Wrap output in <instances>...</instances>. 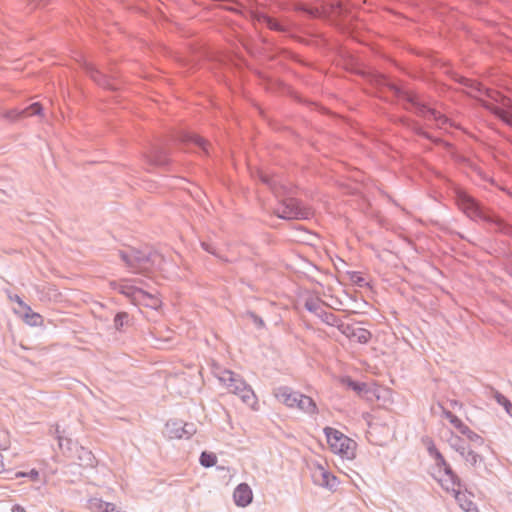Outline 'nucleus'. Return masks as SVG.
<instances>
[{"instance_id": "obj_17", "label": "nucleus", "mask_w": 512, "mask_h": 512, "mask_svg": "<svg viewBox=\"0 0 512 512\" xmlns=\"http://www.w3.org/2000/svg\"><path fill=\"white\" fill-rule=\"evenodd\" d=\"M258 179L268 186L271 191L278 197L282 194V190H285V187L281 185L277 179H275L272 176H269L268 174L264 173L263 171L258 170L256 172Z\"/></svg>"}, {"instance_id": "obj_21", "label": "nucleus", "mask_w": 512, "mask_h": 512, "mask_svg": "<svg viewBox=\"0 0 512 512\" xmlns=\"http://www.w3.org/2000/svg\"><path fill=\"white\" fill-rule=\"evenodd\" d=\"M181 430V420H169L166 423V434L170 439L185 438Z\"/></svg>"}, {"instance_id": "obj_20", "label": "nucleus", "mask_w": 512, "mask_h": 512, "mask_svg": "<svg viewBox=\"0 0 512 512\" xmlns=\"http://www.w3.org/2000/svg\"><path fill=\"white\" fill-rule=\"evenodd\" d=\"M23 319L26 324L32 327L43 324V317L39 313L33 312L29 306H25L23 309Z\"/></svg>"}, {"instance_id": "obj_41", "label": "nucleus", "mask_w": 512, "mask_h": 512, "mask_svg": "<svg viewBox=\"0 0 512 512\" xmlns=\"http://www.w3.org/2000/svg\"><path fill=\"white\" fill-rule=\"evenodd\" d=\"M434 459L436 462V466L439 468L440 471H441V469H443L444 466H446L448 464L442 454L438 455Z\"/></svg>"}, {"instance_id": "obj_1", "label": "nucleus", "mask_w": 512, "mask_h": 512, "mask_svg": "<svg viewBox=\"0 0 512 512\" xmlns=\"http://www.w3.org/2000/svg\"><path fill=\"white\" fill-rule=\"evenodd\" d=\"M361 75L375 89L376 94L385 101H390L386 95L389 92L393 98L402 103L405 110L414 111L424 120L434 122L436 128L444 129L452 125L448 117L430 107L417 93L392 82L386 75L375 70H364Z\"/></svg>"}, {"instance_id": "obj_31", "label": "nucleus", "mask_w": 512, "mask_h": 512, "mask_svg": "<svg viewBox=\"0 0 512 512\" xmlns=\"http://www.w3.org/2000/svg\"><path fill=\"white\" fill-rule=\"evenodd\" d=\"M371 337L372 334L369 330L357 327L353 339H355L360 344H366L370 341Z\"/></svg>"}, {"instance_id": "obj_11", "label": "nucleus", "mask_w": 512, "mask_h": 512, "mask_svg": "<svg viewBox=\"0 0 512 512\" xmlns=\"http://www.w3.org/2000/svg\"><path fill=\"white\" fill-rule=\"evenodd\" d=\"M322 301L318 298H307L304 303V307L309 312L315 314L322 322L329 326L338 325V317L330 312L325 311L321 307Z\"/></svg>"}, {"instance_id": "obj_7", "label": "nucleus", "mask_w": 512, "mask_h": 512, "mask_svg": "<svg viewBox=\"0 0 512 512\" xmlns=\"http://www.w3.org/2000/svg\"><path fill=\"white\" fill-rule=\"evenodd\" d=\"M324 433L331 450L342 458L353 459L355 457L356 442L340 431L332 427H325Z\"/></svg>"}, {"instance_id": "obj_45", "label": "nucleus", "mask_w": 512, "mask_h": 512, "mask_svg": "<svg viewBox=\"0 0 512 512\" xmlns=\"http://www.w3.org/2000/svg\"><path fill=\"white\" fill-rule=\"evenodd\" d=\"M12 512H26L25 509L20 506V505H15L13 508H12Z\"/></svg>"}, {"instance_id": "obj_15", "label": "nucleus", "mask_w": 512, "mask_h": 512, "mask_svg": "<svg viewBox=\"0 0 512 512\" xmlns=\"http://www.w3.org/2000/svg\"><path fill=\"white\" fill-rule=\"evenodd\" d=\"M234 502L239 507L248 506L253 499V493L247 483H240L236 486L233 493Z\"/></svg>"}, {"instance_id": "obj_35", "label": "nucleus", "mask_w": 512, "mask_h": 512, "mask_svg": "<svg viewBox=\"0 0 512 512\" xmlns=\"http://www.w3.org/2000/svg\"><path fill=\"white\" fill-rule=\"evenodd\" d=\"M442 413H443V416L453 425L454 428H456L457 430L461 427V425L463 424V422L456 416L454 415L451 411H449L448 409L442 407Z\"/></svg>"}, {"instance_id": "obj_39", "label": "nucleus", "mask_w": 512, "mask_h": 512, "mask_svg": "<svg viewBox=\"0 0 512 512\" xmlns=\"http://www.w3.org/2000/svg\"><path fill=\"white\" fill-rule=\"evenodd\" d=\"M15 477H29L31 480L36 481L39 478V471L36 469H31L29 472H17Z\"/></svg>"}, {"instance_id": "obj_37", "label": "nucleus", "mask_w": 512, "mask_h": 512, "mask_svg": "<svg viewBox=\"0 0 512 512\" xmlns=\"http://www.w3.org/2000/svg\"><path fill=\"white\" fill-rule=\"evenodd\" d=\"M181 432L184 433L185 439H189L196 433V427L193 423H184L181 421Z\"/></svg>"}, {"instance_id": "obj_23", "label": "nucleus", "mask_w": 512, "mask_h": 512, "mask_svg": "<svg viewBox=\"0 0 512 512\" xmlns=\"http://www.w3.org/2000/svg\"><path fill=\"white\" fill-rule=\"evenodd\" d=\"M318 484L322 487L329 489V490H335L339 484V481L335 475L322 469L321 470V480L318 481Z\"/></svg>"}, {"instance_id": "obj_6", "label": "nucleus", "mask_w": 512, "mask_h": 512, "mask_svg": "<svg viewBox=\"0 0 512 512\" xmlns=\"http://www.w3.org/2000/svg\"><path fill=\"white\" fill-rule=\"evenodd\" d=\"M276 398L289 408L297 407L308 414L317 413V406L314 400L300 392L293 391L288 386H280L275 390Z\"/></svg>"}, {"instance_id": "obj_46", "label": "nucleus", "mask_w": 512, "mask_h": 512, "mask_svg": "<svg viewBox=\"0 0 512 512\" xmlns=\"http://www.w3.org/2000/svg\"><path fill=\"white\" fill-rule=\"evenodd\" d=\"M4 471L3 456L0 453V473Z\"/></svg>"}, {"instance_id": "obj_26", "label": "nucleus", "mask_w": 512, "mask_h": 512, "mask_svg": "<svg viewBox=\"0 0 512 512\" xmlns=\"http://www.w3.org/2000/svg\"><path fill=\"white\" fill-rule=\"evenodd\" d=\"M493 398L495 399V401L499 405H501L505 409L506 413L510 417H512V403H511V401L506 396H504L502 393H500L497 390L493 391Z\"/></svg>"}, {"instance_id": "obj_8", "label": "nucleus", "mask_w": 512, "mask_h": 512, "mask_svg": "<svg viewBox=\"0 0 512 512\" xmlns=\"http://www.w3.org/2000/svg\"><path fill=\"white\" fill-rule=\"evenodd\" d=\"M275 214L278 218L284 220H301L310 217V211L293 197L284 198L275 210Z\"/></svg>"}, {"instance_id": "obj_49", "label": "nucleus", "mask_w": 512, "mask_h": 512, "mask_svg": "<svg viewBox=\"0 0 512 512\" xmlns=\"http://www.w3.org/2000/svg\"><path fill=\"white\" fill-rule=\"evenodd\" d=\"M275 2H280V0H274Z\"/></svg>"}, {"instance_id": "obj_25", "label": "nucleus", "mask_w": 512, "mask_h": 512, "mask_svg": "<svg viewBox=\"0 0 512 512\" xmlns=\"http://www.w3.org/2000/svg\"><path fill=\"white\" fill-rule=\"evenodd\" d=\"M487 109H489L493 114L500 117L503 121H505L507 124L512 126V113L505 110L503 107L499 105L494 104H488Z\"/></svg>"}, {"instance_id": "obj_10", "label": "nucleus", "mask_w": 512, "mask_h": 512, "mask_svg": "<svg viewBox=\"0 0 512 512\" xmlns=\"http://www.w3.org/2000/svg\"><path fill=\"white\" fill-rule=\"evenodd\" d=\"M251 17L255 24L266 25L269 29L283 33L287 36L292 37L293 36L291 33L292 29H298L297 25L292 22L282 23L279 20H277L261 11H253L251 13Z\"/></svg>"}, {"instance_id": "obj_5", "label": "nucleus", "mask_w": 512, "mask_h": 512, "mask_svg": "<svg viewBox=\"0 0 512 512\" xmlns=\"http://www.w3.org/2000/svg\"><path fill=\"white\" fill-rule=\"evenodd\" d=\"M310 19L325 18L335 23L339 28L346 30L352 21L351 11L348 4L335 2L321 7H308L299 4L295 8Z\"/></svg>"}, {"instance_id": "obj_27", "label": "nucleus", "mask_w": 512, "mask_h": 512, "mask_svg": "<svg viewBox=\"0 0 512 512\" xmlns=\"http://www.w3.org/2000/svg\"><path fill=\"white\" fill-rule=\"evenodd\" d=\"M460 453L465 458V460L472 466H476L479 462L483 461L482 456H480L473 450H466L465 447H461Z\"/></svg>"}, {"instance_id": "obj_14", "label": "nucleus", "mask_w": 512, "mask_h": 512, "mask_svg": "<svg viewBox=\"0 0 512 512\" xmlns=\"http://www.w3.org/2000/svg\"><path fill=\"white\" fill-rule=\"evenodd\" d=\"M134 280H123L115 285V289L129 298L133 304L143 295V287L134 284Z\"/></svg>"}, {"instance_id": "obj_36", "label": "nucleus", "mask_w": 512, "mask_h": 512, "mask_svg": "<svg viewBox=\"0 0 512 512\" xmlns=\"http://www.w3.org/2000/svg\"><path fill=\"white\" fill-rule=\"evenodd\" d=\"M350 281L358 287H365L368 285L362 274L358 271L348 272Z\"/></svg>"}, {"instance_id": "obj_43", "label": "nucleus", "mask_w": 512, "mask_h": 512, "mask_svg": "<svg viewBox=\"0 0 512 512\" xmlns=\"http://www.w3.org/2000/svg\"><path fill=\"white\" fill-rule=\"evenodd\" d=\"M11 299L19 304V306L24 309L25 306H28L26 303L23 302L20 296L14 295V297H11Z\"/></svg>"}, {"instance_id": "obj_48", "label": "nucleus", "mask_w": 512, "mask_h": 512, "mask_svg": "<svg viewBox=\"0 0 512 512\" xmlns=\"http://www.w3.org/2000/svg\"><path fill=\"white\" fill-rule=\"evenodd\" d=\"M138 282H139L141 285H143V286L147 287V284H146L143 280H139Z\"/></svg>"}, {"instance_id": "obj_4", "label": "nucleus", "mask_w": 512, "mask_h": 512, "mask_svg": "<svg viewBox=\"0 0 512 512\" xmlns=\"http://www.w3.org/2000/svg\"><path fill=\"white\" fill-rule=\"evenodd\" d=\"M179 142L183 144H193L197 146L204 155H209L210 144L202 137L189 133L182 132L176 136H171L166 139L162 144L153 145L149 155L147 156L148 163L153 166L165 168L169 166L170 159L168 156V150L166 148L169 143Z\"/></svg>"}, {"instance_id": "obj_24", "label": "nucleus", "mask_w": 512, "mask_h": 512, "mask_svg": "<svg viewBox=\"0 0 512 512\" xmlns=\"http://www.w3.org/2000/svg\"><path fill=\"white\" fill-rule=\"evenodd\" d=\"M342 384L347 388L355 391L357 394H362L368 392L367 384L364 382L355 381L352 378L346 376L341 380Z\"/></svg>"}, {"instance_id": "obj_40", "label": "nucleus", "mask_w": 512, "mask_h": 512, "mask_svg": "<svg viewBox=\"0 0 512 512\" xmlns=\"http://www.w3.org/2000/svg\"><path fill=\"white\" fill-rule=\"evenodd\" d=\"M427 451H428L429 455L433 458H436L438 455L441 454L439 452V450L436 448V446L434 445L432 440H428Z\"/></svg>"}, {"instance_id": "obj_47", "label": "nucleus", "mask_w": 512, "mask_h": 512, "mask_svg": "<svg viewBox=\"0 0 512 512\" xmlns=\"http://www.w3.org/2000/svg\"><path fill=\"white\" fill-rule=\"evenodd\" d=\"M461 83L465 86H470V80L468 79H462Z\"/></svg>"}, {"instance_id": "obj_33", "label": "nucleus", "mask_w": 512, "mask_h": 512, "mask_svg": "<svg viewBox=\"0 0 512 512\" xmlns=\"http://www.w3.org/2000/svg\"><path fill=\"white\" fill-rule=\"evenodd\" d=\"M129 314L126 312H119L114 317V326L116 330L122 331L123 327L129 322Z\"/></svg>"}, {"instance_id": "obj_13", "label": "nucleus", "mask_w": 512, "mask_h": 512, "mask_svg": "<svg viewBox=\"0 0 512 512\" xmlns=\"http://www.w3.org/2000/svg\"><path fill=\"white\" fill-rule=\"evenodd\" d=\"M82 68L85 73L99 86L109 90L118 89L117 85L114 83V80L100 72L93 64L84 61Z\"/></svg>"}, {"instance_id": "obj_3", "label": "nucleus", "mask_w": 512, "mask_h": 512, "mask_svg": "<svg viewBox=\"0 0 512 512\" xmlns=\"http://www.w3.org/2000/svg\"><path fill=\"white\" fill-rule=\"evenodd\" d=\"M454 198L459 209L471 220H482L489 224L495 225L498 232L511 235L512 226L504 222L502 219L491 214L482 204L474 197L469 195L461 188H455Z\"/></svg>"}, {"instance_id": "obj_12", "label": "nucleus", "mask_w": 512, "mask_h": 512, "mask_svg": "<svg viewBox=\"0 0 512 512\" xmlns=\"http://www.w3.org/2000/svg\"><path fill=\"white\" fill-rule=\"evenodd\" d=\"M393 121H394V123L399 124V125L407 128V129H409L410 131H412L416 135L424 137L425 139H428V140L432 141L435 144H443L445 147H450L451 146L449 143L444 142V141H442L439 138H434L431 134H429L428 132L424 131V129L419 125L418 122H416V121H414V120H412L410 118H407V117H404V116H400V117H395Z\"/></svg>"}, {"instance_id": "obj_34", "label": "nucleus", "mask_w": 512, "mask_h": 512, "mask_svg": "<svg viewBox=\"0 0 512 512\" xmlns=\"http://www.w3.org/2000/svg\"><path fill=\"white\" fill-rule=\"evenodd\" d=\"M455 492V498L459 502L462 509H464L467 512H471L473 510H476V505L470 501L465 499L464 502H462V499L465 498V495H461L460 491H454Z\"/></svg>"}, {"instance_id": "obj_38", "label": "nucleus", "mask_w": 512, "mask_h": 512, "mask_svg": "<svg viewBox=\"0 0 512 512\" xmlns=\"http://www.w3.org/2000/svg\"><path fill=\"white\" fill-rule=\"evenodd\" d=\"M245 316L247 318H249L258 329H262L265 327L264 320L260 316H258L256 313H254L252 311H247Z\"/></svg>"}, {"instance_id": "obj_42", "label": "nucleus", "mask_w": 512, "mask_h": 512, "mask_svg": "<svg viewBox=\"0 0 512 512\" xmlns=\"http://www.w3.org/2000/svg\"><path fill=\"white\" fill-rule=\"evenodd\" d=\"M201 246H202V248H203L206 252L211 253V254H213V255H215V254H216V252H215V250L213 249V247H212V245H211V244H209V243H207V242H201Z\"/></svg>"}, {"instance_id": "obj_9", "label": "nucleus", "mask_w": 512, "mask_h": 512, "mask_svg": "<svg viewBox=\"0 0 512 512\" xmlns=\"http://www.w3.org/2000/svg\"><path fill=\"white\" fill-rule=\"evenodd\" d=\"M228 378H223L224 381H228V388L231 392L239 395L242 401L247 405L255 403V394L252 388L239 377V375L232 371H226Z\"/></svg>"}, {"instance_id": "obj_44", "label": "nucleus", "mask_w": 512, "mask_h": 512, "mask_svg": "<svg viewBox=\"0 0 512 512\" xmlns=\"http://www.w3.org/2000/svg\"><path fill=\"white\" fill-rule=\"evenodd\" d=\"M448 403H449V406L453 409H455L456 407H459V408L462 407V404L455 399L449 400Z\"/></svg>"}, {"instance_id": "obj_19", "label": "nucleus", "mask_w": 512, "mask_h": 512, "mask_svg": "<svg viewBox=\"0 0 512 512\" xmlns=\"http://www.w3.org/2000/svg\"><path fill=\"white\" fill-rule=\"evenodd\" d=\"M76 453L80 466L93 467L95 465L96 459L90 450L82 446L79 448L76 447Z\"/></svg>"}, {"instance_id": "obj_22", "label": "nucleus", "mask_w": 512, "mask_h": 512, "mask_svg": "<svg viewBox=\"0 0 512 512\" xmlns=\"http://www.w3.org/2000/svg\"><path fill=\"white\" fill-rule=\"evenodd\" d=\"M443 472L444 474L448 477V479L445 480V482H449L450 485H451V489L453 491H455V487H460L461 486V480L460 478L457 476V474L452 470L451 466L449 464H447L446 466L443 467ZM442 486L445 487L447 490L450 489V486L447 484H443L442 483Z\"/></svg>"}, {"instance_id": "obj_16", "label": "nucleus", "mask_w": 512, "mask_h": 512, "mask_svg": "<svg viewBox=\"0 0 512 512\" xmlns=\"http://www.w3.org/2000/svg\"><path fill=\"white\" fill-rule=\"evenodd\" d=\"M42 112V105L39 102H34L21 110H14L9 112L8 117L12 120H16L28 116L41 115Z\"/></svg>"}, {"instance_id": "obj_28", "label": "nucleus", "mask_w": 512, "mask_h": 512, "mask_svg": "<svg viewBox=\"0 0 512 512\" xmlns=\"http://www.w3.org/2000/svg\"><path fill=\"white\" fill-rule=\"evenodd\" d=\"M200 464L205 468H210L216 465L217 456L213 452L203 451L199 457Z\"/></svg>"}, {"instance_id": "obj_30", "label": "nucleus", "mask_w": 512, "mask_h": 512, "mask_svg": "<svg viewBox=\"0 0 512 512\" xmlns=\"http://www.w3.org/2000/svg\"><path fill=\"white\" fill-rule=\"evenodd\" d=\"M458 431L462 435H465L472 442L479 443V444L483 443V438L480 435H478L477 433H475L474 431H472L464 423L461 425V427L458 429Z\"/></svg>"}, {"instance_id": "obj_29", "label": "nucleus", "mask_w": 512, "mask_h": 512, "mask_svg": "<svg viewBox=\"0 0 512 512\" xmlns=\"http://www.w3.org/2000/svg\"><path fill=\"white\" fill-rule=\"evenodd\" d=\"M56 434H57L56 437L58 440L59 447L62 451L70 452L73 450L74 447H76V444L70 438H66L60 434L58 428L56 429Z\"/></svg>"}, {"instance_id": "obj_32", "label": "nucleus", "mask_w": 512, "mask_h": 512, "mask_svg": "<svg viewBox=\"0 0 512 512\" xmlns=\"http://www.w3.org/2000/svg\"><path fill=\"white\" fill-rule=\"evenodd\" d=\"M338 325H334L333 327H336L342 334H344L346 337L353 339L354 333L356 330V327L345 324L341 321V319L338 318Z\"/></svg>"}, {"instance_id": "obj_18", "label": "nucleus", "mask_w": 512, "mask_h": 512, "mask_svg": "<svg viewBox=\"0 0 512 512\" xmlns=\"http://www.w3.org/2000/svg\"><path fill=\"white\" fill-rule=\"evenodd\" d=\"M135 305H143L151 309H157L161 305V301L156 295V291H148L143 288V295L135 302Z\"/></svg>"}, {"instance_id": "obj_2", "label": "nucleus", "mask_w": 512, "mask_h": 512, "mask_svg": "<svg viewBox=\"0 0 512 512\" xmlns=\"http://www.w3.org/2000/svg\"><path fill=\"white\" fill-rule=\"evenodd\" d=\"M119 256L132 273L149 274L163 270L166 257L150 246L120 250Z\"/></svg>"}]
</instances>
